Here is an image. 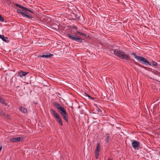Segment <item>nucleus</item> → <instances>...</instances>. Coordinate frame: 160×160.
Returning a JSON list of instances; mask_svg holds the SVG:
<instances>
[{"label":"nucleus","mask_w":160,"mask_h":160,"mask_svg":"<svg viewBox=\"0 0 160 160\" xmlns=\"http://www.w3.org/2000/svg\"><path fill=\"white\" fill-rule=\"evenodd\" d=\"M79 35L82 36H84L85 35V34L83 33H82L80 32Z\"/></svg>","instance_id":"nucleus-24"},{"label":"nucleus","mask_w":160,"mask_h":160,"mask_svg":"<svg viewBox=\"0 0 160 160\" xmlns=\"http://www.w3.org/2000/svg\"><path fill=\"white\" fill-rule=\"evenodd\" d=\"M21 138L14 137L10 139V141L13 142H17L21 140Z\"/></svg>","instance_id":"nucleus-7"},{"label":"nucleus","mask_w":160,"mask_h":160,"mask_svg":"<svg viewBox=\"0 0 160 160\" xmlns=\"http://www.w3.org/2000/svg\"><path fill=\"white\" fill-rule=\"evenodd\" d=\"M28 73V72H24L22 71H21L18 73V76H19L21 78L23 76H25Z\"/></svg>","instance_id":"nucleus-10"},{"label":"nucleus","mask_w":160,"mask_h":160,"mask_svg":"<svg viewBox=\"0 0 160 160\" xmlns=\"http://www.w3.org/2000/svg\"><path fill=\"white\" fill-rule=\"evenodd\" d=\"M53 55L52 54H47L46 55H40L39 56V57L43 58H49L51 57Z\"/></svg>","instance_id":"nucleus-11"},{"label":"nucleus","mask_w":160,"mask_h":160,"mask_svg":"<svg viewBox=\"0 0 160 160\" xmlns=\"http://www.w3.org/2000/svg\"><path fill=\"white\" fill-rule=\"evenodd\" d=\"M0 102L6 106L7 105V103H6L5 100L1 97H0Z\"/></svg>","instance_id":"nucleus-16"},{"label":"nucleus","mask_w":160,"mask_h":160,"mask_svg":"<svg viewBox=\"0 0 160 160\" xmlns=\"http://www.w3.org/2000/svg\"><path fill=\"white\" fill-rule=\"evenodd\" d=\"M96 158L97 159L98 158V155H96Z\"/></svg>","instance_id":"nucleus-27"},{"label":"nucleus","mask_w":160,"mask_h":160,"mask_svg":"<svg viewBox=\"0 0 160 160\" xmlns=\"http://www.w3.org/2000/svg\"><path fill=\"white\" fill-rule=\"evenodd\" d=\"M0 20L2 22L4 21V19L0 14Z\"/></svg>","instance_id":"nucleus-21"},{"label":"nucleus","mask_w":160,"mask_h":160,"mask_svg":"<svg viewBox=\"0 0 160 160\" xmlns=\"http://www.w3.org/2000/svg\"><path fill=\"white\" fill-rule=\"evenodd\" d=\"M132 145L134 148H138L139 145V142L136 141H134L132 142Z\"/></svg>","instance_id":"nucleus-8"},{"label":"nucleus","mask_w":160,"mask_h":160,"mask_svg":"<svg viewBox=\"0 0 160 160\" xmlns=\"http://www.w3.org/2000/svg\"><path fill=\"white\" fill-rule=\"evenodd\" d=\"M0 38L3 41L6 42L8 38L7 37H4L3 35H0Z\"/></svg>","instance_id":"nucleus-14"},{"label":"nucleus","mask_w":160,"mask_h":160,"mask_svg":"<svg viewBox=\"0 0 160 160\" xmlns=\"http://www.w3.org/2000/svg\"><path fill=\"white\" fill-rule=\"evenodd\" d=\"M54 105L59 110H60L62 107H61L60 105L57 103H54Z\"/></svg>","instance_id":"nucleus-18"},{"label":"nucleus","mask_w":160,"mask_h":160,"mask_svg":"<svg viewBox=\"0 0 160 160\" xmlns=\"http://www.w3.org/2000/svg\"><path fill=\"white\" fill-rule=\"evenodd\" d=\"M114 53L117 56L120 58L121 59L128 60L129 59V57L126 53L122 51L115 49L114 50Z\"/></svg>","instance_id":"nucleus-1"},{"label":"nucleus","mask_w":160,"mask_h":160,"mask_svg":"<svg viewBox=\"0 0 160 160\" xmlns=\"http://www.w3.org/2000/svg\"><path fill=\"white\" fill-rule=\"evenodd\" d=\"M50 112L52 115L57 118V121L62 126L63 124L62 122V120L59 114L52 109H50Z\"/></svg>","instance_id":"nucleus-3"},{"label":"nucleus","mask_w":160,"mask_h":160,"mask_svg":"<svg viewBox=\"0 0 160 160\" xmlns=\"http://www.w3.org/2000/svg\"><path fill=\"white\" fill-rule=\"evenodd\" d=\"M58 28V25H57L56 26V28Z\"/></svg>","instance_id":"nucleus-29"},{"label":"nucleus","mask_w":160,"mask_h":160,"mask_svg":"<svg viewBox=\"0 0 160 160\" xmlns=\"http://www.w3.org/2000/svg\"><path fill=\"white\" fill-rule=\"evenodd\" d=\"M110 160V159H108V160Z\"/></svg>","instance_id":"nucleus-30"},{"label":"nucleus","mask_w":160,"mask_h":160,"mask_svg":"<svg viewBox=\"0 0 160 160\" xmlns=\"http://www.w3.org/2000/svg\"><path fill=\"white\" fill-rule=\"evenodd\" d=\"M110 136L108 134H107L105 136V141L106 143H108L109 142V138Z\"/></svg>","instance_id":"nucleus-17"},{"label":"nucleus","mask_w":160,"mask_h":160,"mask_svg":"<svg viewBox=\"0 0 160 160\" xmlns=\"http://www.w3.org/2000/svg\"><path fill=\"white\" fill-rule=\"evenodd\" d=\"M58 111L61 115L67 113L66 110L63 107L60 110H59Z\"/></svg>","instance_id":"nucleus-12"},{"label":"nucleus","mask_w":160,"mask_h":160,"mask_svg":"<svg viewBox=\"0 0 160 160\" xmlns=\"http://www.w3.org/2000/svg\"><path fill=\"white\" fill-rule=\"evenodd\" d=\"M151 63L154 66H156L158 65L157 63L154 61H152Z\"/></svg>","instance_id":"nucleus-19"},{"label":"nucleus","mask_w":160,"mask_h":160,"mask_svg":"<svg viewBox=\"0 0 160 160\" xmlns=\"http://www.w3.org/2000/svg\"><path fill=\"white\" fill-rule=\"evenodd\" d=\"M62 116L66 122H68V115L67 113L63 115H62Z\"/></svg>","instance_id":"nucleus-15"},{"label":"nucleus","mask_w":160,"mask_h":160,"mask_svg":"<svg viewBox=\"0 0 160 160\" xmlns=\"http://www.w3.org/2000/svg\"><path fill=\"white\" fill-rule=\"evenodd\" d=\"M101 147L100 144L99 143H98L95 151V155H99V151Z\"/></svg>","instance_id":"nucleus-9"},{"label":"nucleus","mask_w":160,"mask_h":160,"mask_svg":"<svg viewBox=\"0 0 160 160\" xmlns=\"http://www.w3.org/2000/svg\"><path fill=\"white\" fill-rule=\"evenodd\" d=\"M19 110L22 112L26 113L27 112V109L22 107H20Z\"/></svg>","instance_id":"nucleus-13"},{"label":"nucleus","mask_w":160,"mask_h":160,"mask_svg":"<svg viewBox=\"0 0 160 160\" xmlns=\"http://www.w3.org/2000/svg\"><path fill=\"white\" fill-rule=\"evenodd\" d=\"M68 37L70 39L78 42H82V38L77 35H71L70 34H68L67 35Z\"/></svg>","instance_id":"nucleus-4"},{"label":"nucleus","mask_w":160,"mask_h":160,"mask_svg":"<svg viewBox=\"0 0 160 160\" xmlns=\"http://www.w3.org/2000/svg\"><path fill=\"white\" fill-rule=\"evenodd\" d=\"M0 115H4V113L2 111L0 110Z\"/></svg>","instance_id":"nucleus-22"},{"label":"nucleus","mask_w":160,"mask_h":160,"mask_svg":"<svg viewBox=\"0 0 160 160\" xmlns=\"http://www.w3.org/2000/svg\"><path fill=\"white\" fill-rule=\"evenodd\" d=\"M80 32H79L78 31H76L74 32V33L76 34L79 35Z\"/></svg>","instance_id":"nucleus-23"},{"label":"nucleus","mask_w":160,"mask_h":160,"mask_svg":"<svg viewBox=\"0 0 160 160\" xmlns=\"http://www.w3.org/2000/svg\"><path fill=\"white\" fill-rule=\"evenodd\" d=\"M132 55H134L135 56V58L142 64L147 66H151V63L144 57L137 56L134 53H132Z\"/></svg>","instance_id":"nucleus-2"},{"label":"nucleus","mask_w":160,"mask_h":160,"mask_svg":"<svg viewBox=\"0 0 160 160\" xmlns=\"http://www.w3.org/2000/svg\"><path fill=\"white\" fill-rule=\"evenodd\" d=\"M2 149V146H0V152L1 151Z\"/></svg>","instance_id":"nucleus-25"},{"label":"nucleus","mask_w":160,"mask_h":160,"mask_svg":"<svg viewBox=\"0 0 160 160\" xmlns=\"http://www.w3.org/2000/svg\"><path fill=\"white\" fill-rule=\"evenodd\" d=\"M73 28L75 29H78V28L76 26H75L73 27Z\"/></svg>","instance_id":"nucleus-26"},{"label":"nucleus","mask_w":160,"mask_h":160,"mask_svg":"<svg viewBox=\"0 0 160 160\" xmlns=\"http://www.w3.org/2000/svg\"><path fill=\"white\" fill-rule=\"evenodd\" d=\"M16 6L17 7H19V8L22 9V10L18 9L17 10V12L20 13V14L22 15V13H24L25 12H23V11L24 10H25L26 11L29 12L31 13H33V11L32 10H30L22 6H21L18 4H16Z\"/></svg>","instance_id":"nucleus-5"},{"label":"nucleus","mask_w":160,"mask_h":160,"mask_svg":"<svg viewBox=\"0 0 160 160\" xmlns=\"http://www.w3.org/2000/svg\"><path fill=\"white\" fill-rule=\"evenodd\" d=\"M141 67L143 68H146V67H145L142 66H141Z\"/></svg>","instance_id":"nucleus-28"},{"label":"nucleus","mask_w":160,"mask_h":160,"mask_svg":"<svg viewBox=\"0 0 160 160\" xmlns=\"http://www.w3.org/2000/svg\"><path fill=\"white\" fill-rule=\"evenodd\" d=\"M86 96L88 97L90 99H94L93 98H92L91 97V96H90L89 95H88L87 94H86Z\"/></svg>","instance_id":"nucleus-20"},{"label":"nucleus","mask_w":160,"mask_h":160,"mask_svg":"<svg viewBox=\"0 0 160 160\" xmlns=\"http://www.w3.org/2000/svg\"><path fill=\"white\" fill-rule=\"evenodd\" d=\"M22 15L23 16L27 18H32V15L31 14H29L28 12L27 11H26L25 12H24V13H22Z\"/></svg>","instance_id":"nucleus-6"}]
</instances>
